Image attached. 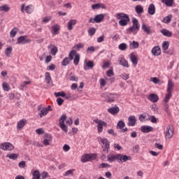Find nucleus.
Wrapping results in <instances>:
<instances>
[{"label": "nucleus", "instance_id": "1", "mask_svg": "<svg viewBox=\"0 0 179 179\" xmlns=\"http://www.w3.org/2000/svg\"><path fill=\"white\" fill-rule=\"evenodd\" d=\"M115 17L118 19L120 26H127L129 23V15L124 13H118L115 15Z\"/></svg>", "mask_w": 179, "mask_h": 179}, {"label": "nucleus", "instance_id": "40", "mask_svg": "<svg viewBox=\"0 0 179 179\" xmlns=\"http://www.w3.org/2000/svg\"><path fill=\"white\" fill-rule=\"evenodd\" d=\"M171 17H173V15H169L165 17L163 19L162 22H164V23L169 24V23H170V22H171Z\"/></svg>", "mask_w": 179, "mask_h": 179}, {"label": "nucleus", "instance_id": "27", "mask_svg": "<svg viewBox=\"0 0 179 179\" xmlns=\"http://www.w3.org/2000/svg\"><path fill=\"white\" fill-rule=\"evenodd\" d=\"M115 160H118V155H108V162L110 163H113V162H115Z\"/></svg>", "mask_w": 179, "mask_h": 179}, {"label": "nucleus", "instance_id": "63", "mask_svg": "<svg viewBox=\"0 0 179 179\" xmlns=\"http://www.w3.org/2000/svg\"><path fill=\"white\" fill-rule=\"evenodd\" d=\"M44 138H45V139H48V141H52V136H51V135H50L48 134H45L44 135Z\"/></svg>", "mask_w": 179, "mask_h": 179}, {"label": "nucleus", "instance_id": "48", "mask_svg": "<svg viewBox=\"0 0 179 179\" xmlns=\"http://www.w3.org/2000/svg\"><path fill=\"white\" fill-rule=\"evenodd\" d=\"M52 140H48L47 138H44L43 141H42V143H43V145L45 146H50V145H51V143L50 142H52Z\"/></svg>", "mask_w": 179, "mask_h": 179}, {"label": "nucleus", "instance_id": "10", "mask_svg": "<svg viewBox=\"0 0 179 179\" xmlns=\"http://www.w3.org/2000/svg\"><path fill=\"white\" fill-rule=\"evenodd\" d=\"M108 112L112 115H117L120 113V108L118 106L111 107L108 109Z\"/></svg>", "mask_w": 179, "mask_h": 179}, {"label": "nucleus", "instance_id": "57", "mask_svg": "<svg viewBox=\"0 0 179 179\" xmlns=\"http://www.w3.org/2000/svg\"><path fill=\"white\" fill-rule=\"evenodd\" d=\"M150 122H152V124H157V119L156 118V117L152 115V116H150Z\"/></svg>", "mask_w": 179, "mask_h": 179}, {"label": "nucleus", "instance_id": "22", "mask_svg": "<svg viewBox=\"0 0 179 179\" xmlns=\"http://www.w3.org/2000/svg\"><path fill=\"white\" fill-rule=\"evenodd\" d=\"M130 61L134 65H138V57L134 53L130 55Z\"/></svg>", "mask_w": 179, "mask_h": 179}, {"label": "nucleus", "instance_id": "16", "mask_svg": "<svg viewBox=\"0 0 179 179\" xmlns=\"http://www.w3.org/2000/svg\"><path fill=\"white\" fill-rule=\"evenodd\" d=\"M92 8L94 10L96 9H100L101 8V9L107 8V7L104 5V3H98L94 4L92 6Z\"/></svg>", "mask_w": 179, "mask_h": 179}, {"label": "nucleus", "instance_id": "46", "mask_svg": "<svg viewBox=\"0 0 179 179\" xmlns=\"http://www.w3.org/2000/svg\"><path fill=\"white\" fill-rule=\"evenodd\" d=\"M55 97H65V96H66V94H65V92H55Z\"/></svg>", "mask_w": 179, "mask_h": 179}, {"label": "nucleus", "instance_id": "8", "mask_svg": "<svg viewBox=\"0 0 179 179\" xmlns=\"http://www.w3.org/2000/svg\"><path fill=\"white\" fill-rule=\"evenodd\" d=\"M118 95L117 94H113V93H107L106 97L107 103H113V101H115V97H117Z\"/></svg>", "mask_w": 179, "mask_h": 179}, {"label": "nucleus", "instance_id": "13", "mask_svg": "<svg viewBox=\"0 0 179 179\" xmlns=\"http://www.w3.org/2000/svg\"><path fill=\"white\" fill-rule=\"evenodd\" d=\"M148 100L152 103H157L159 101V96L156 94H151L148 96Z\"/></svg>", "mask_w": 179, "mask_h": 179}, {"label": "nucleus", "instance_id": "53", "mask_svg": "<svg viewBox=\"0 0 179 179\" xmlns=\"http://www.w3.org/2000/svg\"><path fill=\"white\" fill-rule=\"evenodd\" d=\"M63 150L64 152H69V150H71V147L68 144H65L63 146Z\"/></svg>", "mask_w": 179, "mask_h": 179}, {"label": "nucleus", "instance_id": "43", "mask_svg": "<svg viewBox=\"0 0 179 179\" xmlns=\"http://www.w3.org/2000/svg\"><path fill=\"white\" fill-rule=\"evenodd\" d=\"M33 6L31 5H29V6H27L25 7V11L27 12V13H28L29 15H30V13H33Z\"/></svg>", "mask_w": 179, "mask_h": 179}, {"label": "nucleus", "instance_id": "37", "mask_svg": "<svg viewBox=\"0 0 179 179\" xmlns=\"http://www.w3.org/2000/svg\"><path fill=\"white\" fill-rule=\"evenodd\" d=\"M124 127H125V122H124V121L122 120H119L116 127L117 129H122V128H124Z\"/></svg>", "mask_w": 179, "mask_h": 179}, {"label": "nucleus", "instance_id": "5", "mask_svg": "<svg viewBox=\"0 0 179 179\" xmlns=\"http://www.w3.org/2000/svg\"><path fill=\"white\" fill-rule=\"evenodd\" d=\"M173 135H174V129H173V125L169 124L166 127L165 136L167 138V139H171V138H173Z\"/></svg>", "mask_w": 179, "mask_h": 179}, {"label": "nucleus", "instance_id": "7", "mask_svg": "<svg viewBox=\"0 0 179 179\" xmlns=\"http://www.w3.org/2000/svg\"><path fill=\"white\" fill-rule=\"evenodd\" d=\"M0 149H2V150H13L15 149V147L13 146V145L10 143H3L1 144Z\"/></svg>", "mask_w": 179, "mask_h": 179}, {"label": "nucleus", "instance_id": "14", "mask_svg": "<svg viewBox=\"0 0 179 179\" xmlns=\"http://www.w3.org/2000/svg\"><path fill=\"white\" fill-rule=\"evenodd\" d=\"M141 132H143L144 134H148V132H152L153 127L150 126H142L141 127Z\"/></svg>", "mask_w": 179, "mask_h": 179}, {"label": "nucleus", "instance_id": "58", "mask_svg": "<svg viewBox=\"0 0 179 179\" xmlns=\"http://www.w3.org/2000/svg\"><path fill=\"white\" fill-rule=\"evenodd\" d=\"M155 148H156L157 149H159V150H163V145L162 144L157 143L155 144Z\"/></svg>", "mask_w": 179, "mask_h": 179}, {"label": "nucleus", "instance_id": "42", "mask_svg": "<svg viewBox=\"0 0 179 179\" xmlns=\"http://www.w3.org/2000/svg\"><path fill=\"white\" fill-rule=\"evenodd\" d=\"M127 48H128V45H127V43H123L119 45V50L121 51H125Z\"/></svg>", "mask_w": 179, "mask_h": 179}, {"label": "nucleus", "instance_id": "24", "mask_svg": "<svg viewBox=\"0 0 179 179\" xmlns=\"http://www.w3.org/2000/svg\"><path fill=\"white\" fill-rule=\"evenodd\" d=\"M161 33L163 36H165V37H171V36H173V33L166 29L161 30Z\"/></svg>", "mask_w": 179, "mask_h": 179}, {"label": "nucleus", "instance_id": "59", "mask_svg": "<svg viewBox=\"0 0 179 179\" xmlns=\"http://www.w3.org/2000/svg\"><path fill=\"white\" fill-rule=\"evenodd\" d=\"M57 103L58 106H62V104H64V99H62V98H57Z\"/></svg>", "mask_w": 179, "mask_h": 179}, {"label": "nucleus", "instance_id": "50", "mask_svg": "<svg viewBox=\"0 0 179 179\" xmlns=\"http://www.w3.org/2000/svg\"><path fill=\"white\" fill-rule=\"evenodd\" d=\"M170 99H171V92H168V94L166 95L164 99V103H169Z\"/></svg>", "mask_w": 179, "mask_h": 179}, {"label": "nucleus", "instance_id": "55", "mask_svg": "<svg viewBox=\"0 0 179 179\" xmlns=\"http://www.w3.org/2000/svg\"><path fill=\"white\" fill-rule=\"evenodd\" d=\"M101 169H107V168H110L111 167V165L108 164H106V163H102L100 165Z\"/></svg>", "mask_w": 179, "mask_h": 179}, {"label": "nucleus", "instance_id": "6", "mask_svg": "<svg viewBox=\"0 0 179 179\" xmlns=\"http://www.w3.org/2000/svg\"><path fill=\"white\" fill-rule=\"evenodd\" d=\"M31 41L27 39V36H22L17 38V44H29Z\"/></svg>", "mask_w": 179, "mask_h": 179}, {"label": "nucleus", "instance_id": "52", "mask_svg": "<svg viewBox=\"0 0 179 179\" xmlns=\"http://www.w3.org/2000/svg\"><path fill=\"white\" fill-rule=\"evenodd\" d=\"M130 45H132L133 48H139V43L135 41H134Z\"/></svg>", "mask_w": 179, "mask_h": 179}, {"label": "nucleus", "instance_id": "25", "mask_svg": "<svg viewBox=\"0 0 179 179\" xmlns=\"http://www.w3.org/2000/svg\"><path fill=\"white\" fill-rule=\"evenodd\" d=\"M174 87V82L172 80H169L168 81V87H167V92H171Z\"/></svg>", "mask_w": 179, "mask_h": 179}, {"label": "nucleus", "instance_id": "28", "mask_svg": "<svg viewBox=\"0 0 179 179\" xmlns=\"http://www.w3.org/2000/svg\"><path fill=\"white\" fill-rule=\"evenodd\" d=\"M156 12V8H155V4L151 3L148 7L149 15H153Z\"/></svg>", "mask_w": 179, "mask_h": 179}, {"label": "nucleus", "instance_id": "19", "mask_svg": "<svg viewBox=\"0 0 179 179\" xmlns=\"http://www.w3.org/2000/svg\"><path fill=\"white\" fill-rule=\"evenodd\" d=\"M161 52H162V50H160V47L159 46H155L152 50V53L155 57H157V55H160Z\"/></svg>", "mask_w": 179, "mask_h": 179}, {"label": "nucleus", "instance_id": "23", "mask_svg": "<svg viewBox=\"0 0 179 179\" xmlns=\"http://www.w3.org/2000/svg\"><path fill=\"white\" fill-rule=\"evenodd\" d=\"M119 64H120V65H122V66H124L126 68H129V64H128V61H127L124 58H121L119 60Z\"/></svg>", "mask_w": 179, "mask_h": 179}, {"label": "nucleus", "instance_id": "61", "mask_svg": "<svg viewBox=\"0 0 179 179\" xmlns=\"http://www.w3.org/2000/svg\"><path fill=\"white\" fill-rule=\"evenodd\" d=\"M51 20V17H45L42 22L43 23H48V22H50V20Z\"/></svg>", "mask_w": 179, "mask_h": 179}, {"label": "nucleus", "instance_id": "31", "mask_svg": "<svg viewBox=\"0 0 179 179\" xmlns=\"http://www.w3.org/2000/svg\"><path fill=\"white\" fill-rule=\"evenodd\" d=\"M50 47H52L50 49V54L52 55H57V53L58 52V48L54 45H50Z\"/></svg>", "mask_w": 179, "mask_h": 179}, {"label": "nucleus", "instance_id": "39", "mask_svg": "<svg viewBox=\"0 0 179 179\" xmlns=\"http://www.w3.org/2000/svg\"><path fill=\"white\" fill-rule=\"evenodd\" d=\"M3 90L5 92H9L10 90V87H9V85L6 82H3L2 84Z\"/></svg>", "mask_w": 179, "mask_h": 179}, {"label": "nucleus", "instance_id": "60", "mask_svg": "<svg viewBox=\"0 0 179 179\" xmlns=\"http://www.w3.org/2000/svg\"><path fill=\"white\" fill-rule=\"evenodd\" d=\"M151 79L152 82H153V83H155L156 85H157V83L160 82V80L157 77H154Z\"/></svg>", "mask_w": 179, "mask_h": 179}, {"label": "nucleus", "instance_id": "54", "mask_svg": "<svg viewBox=\"0 0 179 179\" xmlns=\"http://www.w3.org/2000/svg\"><path fill=\"white\" fill-rule=\"evenodd\" d=\"M87 68H93L94 66V62L93 61H88L87 62Z\"/></svg>", "mask_w": 179, "mask_h": 179}, {"label": "nucleus", "instance_id": "45", "mask_svg": "<svg viewBox=\"0 0 179 179\" xmlns=\"http://www.w3.org/2000/svg\"><path fill=\"white\" fill-rule=\"evenodd\" d=\"M5 54L6 57H10V54H12V47H8L5 50Z\"/></svg>", "mask_w": 179, "mask_h": 179}, {"label": "nucleus", "instance_id": "4", "mask_svg": "<svg viewBox=\"0 0 179 179\" xmlns=\"http://www.w3.org/2000/svg\"><path fill=\"white\" fill-rule=\"evenodd\" d=\"M94 122H95V124H97L96 127L99 134H101V132H103V127H107V122L99 119L94 120Z\"/></svg>", "mask_w": 179, "mask_h": 179}, {"label": "nucleus", "instance_id": "18", "mask_svg": "<svg viewBox=\"0 0 179 179\" xmlns=\"http://www.w3.org/2000/svg\"><path fill=\"white\" fill-rule=\"evenodd\" d=\"M27 124V120L26 119H22L20 120L17 124V129H22V128H23V127H24V125H26Z\"/></svg>", "mask_w": 179, "mask_h": 179}, {"label": "nucleus", "instance_id": "62", "mask_svg": "<svg viewBox=\"0 0 179 179\" xmlns=\"http://www.w3.org/2000/svg\"><path fill=\"white\" fill-rule=\"evenodd\" d=\"M100 85H101V86L104 87V86H106V85H107V83L106 82V80H104L103 78H101Z\"/></svg>", "mask_w": 179, "mask_h": 179}, {"label": "nucleus", "instance_id": "9", "mask_svg": "<svg viewBox=\"0 0 179 179\" xmlns=\"http://www.w3.org/2000/svg\"><path fill=\"white\" fill-rule=\"evenodd\" d=\"M101 143L105 145L106 149H103L104 152H106V153H108V149L110 148V141L107 138H100Z\"/></svg>", "mask_w": 179, "mask_h": 179}, {"label": "nucleus", "instance_id": "20", "mask_svg": "<svg viewBox=\"0 0 179 179\" xmlns=\"http://www.w3.org/2000/svg\"><path fill=\"white\" fill-rule=\"evenodd\" d=\"M76 24V20H70L68 22V30H73V26Z\"/></svg>", "mask_w": 179, "mask_h": 179}, {"label": "nucleus", "instance_id": "30", "mask_svg": "<svg viewBox=\"0 0 179 179\" xmlns=\"http://www.w3.org/2000/svg\"><path fill=\"white\" fill-rule=\"evenodd\" d=\"M45 80L46 82V83L48 85L51 83V81L52 80V79L51 78V75L50 74V73L46 72L45 73Z\"/></svg>", "mask_w": 179, "mask_h": 179}, {"label": "nucleus", "instance_id": "11", "mask_svg": "<svg viewBox=\"0 0 179 179\" xmlns=\"http://www.w3.org/2000/svg\"><path fill=\"white\" fill-rule=\"evenodd\" d=\"M117 159L118 160H121L125 162H128V160H131L132 157H131V156L124 155L122 154H118Z\"/></svg>", "mask_w": 179, "mask_h": 179}, {"label": "nucleus", "instance_id": "36", "mask_svg": "<svg viewBox=\"0 0 179 179\" xmlns=\"http://www.w3.org/2000/svg\"><path fill=\"white\" fill-rule=\"evenodd\" d=\"M6 157H8V159H10L11 160H16V159H17V157H19V155L11 153V154L7 155Z\"/></svg>", "mask_w": 179, "mask_h": 179}, {"label": "nucleus", "instance_id": "15", "mask_svg": "<svg viewBox=\"0 0 179 179\" xmlns=\"http://www.w3.org/2000/svg\"><path fill=\"white\" fill-rule=\"evenodd\" d=\"M142 29L143 30L144 33H146L148 35H150L152 34V29L150 27L147 26L145 24H142Z\"/></svg>", "mask_w": 179, "mask_h": 179}, {"label": "nucleus", "instance_id": "41", "mask_svg": "<svg viewBox=\"0 0 179 179\" xmlns=\"http://www.w3.org/2000/svg\"><path fill=\"white\" fill-rule=\"evenodd\" d=\"M170 45V43L169 41H164L162 43V49L164 51H167L169 50V46Z\"/></svg>", "mask_w": 179, "mask_h": 179}, {"label": "nucleus", "instance_id": "17", "mask_svg": "<svg viewBox=\"0 0 179 179\" xmlns=\"http://www.w3.org/2000/svg\"><path fill=\"white\" fill-rule=\"evenodd\" d=\"M95 23H101L104 20V14H99L94 17Z\"/></svg>", "mask_w": 179, "mask_h": 179}, {"label": "nucleus", "instance_id": "34", "mask_svg": "<svg viewBox=\"0 0 179 179\" xmlns=\"http://www.w3.org/2000/svg\"><path fill=\"white\" fill-rule=\"evenodd\" d=\"M162 3H164L166 6H173L174 0H161Z\"/></svg>", "mask_w": 179, "mask_h": 179}, {"label": "nucleus", "instance_id": "3", "mask_svg": "<svg viewBox=\"0 0 179 179\" xmlns=\"http://www.w3.org/2000/svg\"><path fill=\"white\" fill-rule=\"evenodd\" d=\"M65 121H66V115H62L59 120V125L62 131L66 133L68 132V126L65 124Z\"/></svg>", "mask_w": 179, "mask_h": 179}, {"label": "nucleus", "instance_id": "2", "mask_svg": "<svg viewBox=\"0 0 179 179\" xmlns=\"http://www.w3.org/2000/svg\"><path fill=\"white\" fill-rule=\"evenodd\" d=\"M67 58L70 61H72L74 58V60H73L74 65H79V61H80V55L77 54L76 50H73L70 51L69 54V57Z\"/></svg>", "mask_w": 179, "mask_h": 179}, {"label": "nucleus", "instance_id": "12", "mask_svg": "<svg viewBox=\"0 0 179 179\" xmlns=\"http://www.w3.org/2000/svg\"><path fill=\"white\" fill-rule=\"evenodd\" d=\"M135 124H136V118L135 116L129 117L127 125L129 127H135Z\"/></svg>", "mask_w": 179, "mask_h": 179}, {"label": "nucleus", "instance_id": "29", "mask_svg": "<svg viewBox=\"0 0 179 179\" xmlns=\"http://www.w3.org/2000/svg\"><path fill=\"white\" fill-rule=\"evenodd\" d=\"M46 114H48V108H43L39 113L40 117L43 118Z\"/></svg>", "mask_w": 179, "mask_h": 179}, {"label": "nucleus", "instance_id": "47", "mask_svg": "<svg viewBox=\"0 0 179 179\" xmlns=\"http://www.w3.org/2000/svg\"><path fill=\"white\" fill-rule=\"evenodd\" d=\"M88 34H90V36H94V34H96V28L94 27H91L88 29Z\"/></svg>", "mask_w": 179, "mask_h": 179}, {"label": "nucleus", "instance_id": "56", "mask_svg": "<svg viewBox=\"0 0 179 179\" xmlns=\"http://www.w3.org/2000/svg\"><path fill=\"white\" fill-rule=\"evenodd\" d=\"M18 166L20 169H24L26 167V162L22 161L18 164Z\"/></svg>", "mask_w": 179, "mask_h": 179}, {"label": "nucleus", "instance_id": "51", "mask_svg": "<svg viewBox=\"0 0 179 179\" xmlns=\"http://www.w3.org/2000/svg\"><path fill=\"white\" fill-rule=\"evenodd\" d=\"M120 78L123 79L124 80H128L129 79V76H128L127 73H124L120 75Z\"/></svg>", "mask_w": 179, "mask_h": 179}, {"label": "nucleus", "instance_id": "26", "mask_svg": "<svg viewBox=\"0 0 179 179\" xmlns=\"http://www.w3.org/2000/svg\"><path fill=\"white\" fill-rule=\"evenodd\" d=\"M41 177V174L38 170H35L32 173V179H39Z\"/></svg>", "mask_w": 179, "mask_h": 179}, {"label": "nucleus", "instance_id": "32", "mask_svg": "<svg viewBox=\"0 0 179 179\" xmlns=\"http://www.w3.org/2000/svg\"><path fill=\"white\" fill-rule=\"evenodd\" d=\"M89 160H91L90 155H89V154H85V155H83L81 157V162L83 163H86V162H89Z\"/></svg>", "mask_w": 179, "mask_h": 179}, {"label": "nucleus", "instance_id": "38", "mask_svg": "<svg viewBox=\"0 0 179 179\" xmlns=\"http://www.w3.org/2000/svg\"><path fill=\"white\" fill-rule=\"evenodd\" d=\"M52 34H58V31L59 30V25L55 24L52 27Z\"/></svg>", "mask_w": 179, "mask_h": 179}, {"label": "nucleus", "instance_id": "44", "mask_svg": "<svg viewBox=\"0 0 179 179\" xmlns=\"http://www.w3.org/2000/svg\"><path fill=\"white\" fill-rule=\"evenodd\" d=\"M69 62H71V60L68 59V57H66L62 62V66H66L67 65H69Z\"/></svg>", "mask_w": 179, "mask_h": 179}, {"label": "nucleus", "instance_id": "35", "mask_svg": "<svg viewBox=\"0 0 179 179\" xmlns=\"http://www.w3.org/2000/svg\"><path fill=\"white\" fill-rule=\"evenodd\" d=\"M135 10L138 15H140V13H143V8L141 5L136 6Z\"/></svg>", "mask_w": 179, "mask_h": 179}, {"label": "nucleus", "instance_id": "21", "mask_svg": "<svg viewBox=\"0 0 179 179\" xmlns=\"http://www.w3.org/2000/svg\"><path fill=\"white\" fill-rule=\"evenodd\" d=\"M132 23H133V27L135 28V30H136L137 31H139V28L141 27L139 25V22H138V20L136 18H133Z\"/></svg>", "mask_w": 179, "mask_h": 179}, {"label": "nucleus", "instance_id": "33", "mask_svg": "<svg viewBox=\"0 0 179 179\" xmlns=\"http://www.w3.org/2000/svg\"><path fill=\"white\" fill-rule=\"evenodd\" d=\"M10 7H8L7 4L0 6V12H9Z\"/></svg>", "mask_w": 179, "mask_h": 179}, {"label": "nucleus", "instance_id": "49", "mask_svg": "<svg viewBox=\"0 0 179 179\" xmlns=\"http://www.w3.org/2000/svg\"><path fill=\"white\" fill-rule=\"evenodd\" d=\"M17 33V28L13 29L10 32V37H15Z\"/></svg>", "mask_w": 179, "mask_h": 179}, {"label": "nucleus", "instance_id": "64", "mask_svg": "<svg viewBox=\"0 0 179 179\" xmlns=\"http://www.w3.org/2000/svg\"><path fill=\"white\" fill-rule=\"evenodd\" d=\"M47 177H48V172L44 171L43 173H42L41 179L47 178Z\"/></svg>", "mask_w": 179, "mask_h": 179}]
</instances>
